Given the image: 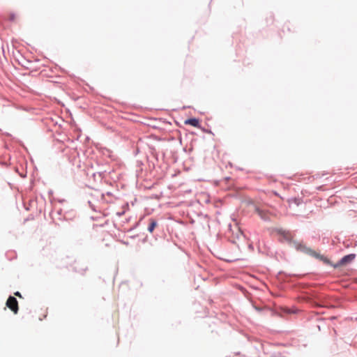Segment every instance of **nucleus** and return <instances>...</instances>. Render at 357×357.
Instances as JSON below:
<instances>
[{"mask_svg":"<svg viewBox=\"0 0 357 357\" xmlns=\"http://www.w3.org/2000/svg\"><path fill=\"white\" fill-rule=\"evenodd\" d=\"M15 18H16V15H15V14H14V13H11V14H10V15H9V19H10V20L14 21V20H15Z\"/></svg>","mask_w":357,"mask_h":357,"instance_id":"6e6552de","label":"nucleus"},{"mask_svg":"<svg viewBox=\"0 0 357 357\" xmlns=\"http://www.w3.org/2000/svg\"><path fill=\"white\" fill-rule=\"evenodd\" d=\"M255 212L260 216L261 219L264 220L270 219L271 213L267 211L261 209L259 207H256Z\"/></svg>","mask_w":357,"mask_h":357,"instance_id":"f03ea898","label":"nucleus"},{"mask_svg":"<svg viewBox=\"0 0 357 357\" xmlns=\"http://www.w3.org/2000/svg\"><path fill=\"white\" fill-rule=\"evenodd\" d=\"M278 233L284 238L287 241H291L293 238V235L289 231L279 230Z\"/></svg>","mask_w":357,"mask_h":357,"instance_id":"20e7f679","label":"nucleus"},{"mask_svg":"<svg viewBox=\"0 0 357 357\" xmlns=\"http://www.w3.org/2000/svg\"><path fill=\"white\" fill-rule=\"evenodd\" d=\"M14 294L16 296H18L19 298H22V295H21V294L19 291H16Z\"/></svg>","mask_w":357,"mask_h":357,"instance_id":"1a4fd4ad","label":"nucleus"},{"mask_svg":"<svg viewBox=\"0 0 357 357\" xmlns=\"http://www.w3.org/2000/svg\"><path fill=\"white\" fill-rule=\"evenodd\" d=\"M185 124L198 128L199 127V121L195 118L188 119L185 121Z\"/></svg>","mask_w":357,"mask_h":357,"instance_id":"39448f33","label":"nucleus"},{"mask_svg":"<svg viewBox=\"0 0 357 357\" xmlns=\"http://www.w3.org/2000/svg\"><path fill=\"white\" fill-rule=\"evenodd\" d=\"M313 255L317 258L321 259L322 261H324L326 264H329V260L324 257V256H320L319 254H317L316 252H313Z\"/></svg>","mask_w":357,"mask_h":357,"instance_id":"0eeeda50","label":"nucleus"},{"mask_svg":"<svg viewBox=\"0 0 357 357\" xmlns=\"http://www.w3.org/2000/svg\"><path fill=\"white\" fill-rule=\"evenodd\" d=\"M157 222L156 220H153V219H151L150 220V225L148 227V231L150 232V233H152L153 231V230L155 229V228L157 226Z\"/></svg>","mask_w":357,"mask_h":357,"instance_id":"423d86ee","label":"nucleus"},{"mask_svg":"<svg viewBox=\"0 0 357 357\" xmlns=\"http://www.w3.org/2000/svg\"><path fill=\"white\" fill-rule=\"evenodd\" d=\"M6 305V307H8L14 314H17L18 312V302L15 297L9 296Z\"/></svg>","mask_w":357,"mask_h":357,"instance_id":"f257e3e1","label":"nucleus"},{"mask_svg":"<svg viewBox=\"0 0 357 357\" xmlns=\"http://www.w3.org/2000/svg\"><path fill=\"white\" fill-rule=\"evenodd\" d=\"M354 257L355 255H346L340 259V261L336 266H335V267L345 265L346 264L351 262L354 259Z\"/></svg>","mask_w":357,"mask_h":357,"instance_id":"7ed1b4c3","label":"nucleus"}]
</instances>
